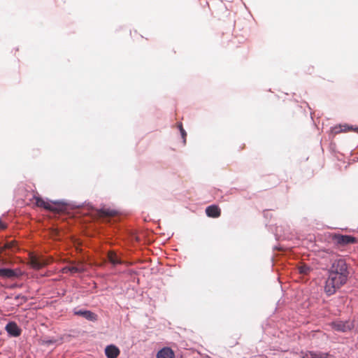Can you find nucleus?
I'll use <instances>...</instances> for the list:
<instances>
[{"label": "nucleus", "instance_id": "nucleus-1", "mask_svg": "<svg viewBox=\"0 0 358 358\" xmlns=\"http://www.w3.org/2000/svg\"><path fill=\"white\" fill-rule=\"evenodd\" d=\"M350 271L345 260L343 258L335 259L329 270L324 292L328 296L334 294L338 289L346 284Z\"/></svg>", "mask_w": 358, "mask_h": 358}, {"label": "nucleus", "instance_id": "nucleus-2", "mask_svg": "<svg viewBox=\"0 0 358 358\" xmlns=\"http://www.w3.org/2000/svg\"><path fill=\"white\" fill-rule=\"evenodd\" d=\"M33 199L35 201L36 206L55 213H62L65 211L66 210V206L69 205L64 201H45L38 194H34Z\"/></svg>", "mask_w": 358, "mask_h": 358}, {"label": "nucleus", "instance_id": "nucleus-3", "mask_svg": "<svg viewBox=\"0 0 358 358\" xmlns=\"http://www.w3.org/2000/svg\"><path fill=\"white\" fill-rule=\"evenodd\" d=\"M333 242L339 246H345L350 244L356 243L357 240L355 236L341 234H333L331 236Z\"/></svg>", "mask_w": 358, "mask_h": 358}, {"label": "nucleus", "instance_id": "nucleus-4", "mask_svg": "<svg viewBox=\"0 0 358 358\" xmlns=\"http://www.w3.org/2000/svg\"><path fill=\"white\" fill-rule=\"evenodd\" d=\"M331 328L338 332L346 333L351 331L354 327V322L350 320H336L331 323Z\"/></svg>", "mask_w": 358, "mask_h": 358}, {"label": "nucleus", "instance_id": "nucleus-5", "mask_svg": "<svg viewBox=\"0 0 358 358\" xmlns=\"http://www.w3.org/2000/svg\"><path fill=\"white\" fill-rule=\"evenodd\" d=\"M73 313L74 315L83 317L85 320L90 322H96L98 320V315L94 312L89 310L79 309L78 308H75L73 310Z\"/></svg>", "mask_w": 358, "mask_h": 358}, {"label": "nucleus", "instance_id": "nucleus-6", "mask_svg": "<svg viewBox=\"0 0 358 358\" xmlns=\"http://www.w3.org/2000/svg\"><path fill=\"white\" fill-rule=\"evenodd\" d=\"M22 275L21 270L10 268H0V277L3 278H17Z\"/></svg>", "mask_w": 358, "mask_h": 358}, {"label": "nucleus", "instance_id": "nucleus-7", "mask_svg": "<svg viewBox=\"0 0 358 358\" xmlns=\"http://www.w3.org/2000/svg\"><path fill=\"white\" fill-rule=\"evenodd\" d=\"M301 358H336L334 355L329 352L321 351H308L302 353Z\"/></svg>", "mask_w": 358, "mask_h": 358}, {"label": "nucleus", "instance_id": "nucleus-8", "mask_svg": "<svg viewBox=\"0 0 358 358\" xmlns=\"http://www.w3.org/2000/svg\"><path fill=\"white\" fill-rule=\"evenodd\" d=\"M5 329L8 334L12 337H18L22 334V329L15 322H9L6 325Z\"/></svg>", "mask_w": 358, "mask_h": 358}, {"label": "nucleus", "instance_id": "nucleus-9", "mask_svg": "<svg viewBox=\"0 0 358 358\" xmlns=\"http://www.w3.org/2000/svg\"><path fill=\"white\" fill-rule=\"evenodd\" d=\"M120 354V349L113 344L108 345L105 348V355L107 358H117Z\"/></svg>", "mask_w": 358, "mask_h": 358}, {"label": "nucleus", "instance_id": "nucleus-10", "mask_svg": "<svg viewBox=\"0 0 358 358\" xmlns=\"http://www.w3.org/2000/svg\"><path fill=\"white\" fill-rule=\"evenodd\" d=\"M157 358H174V352L169 347H164L157 353Z\"/></svg>", "mask_w": 358, "mask_h": 358}, {"label": "nucleus", "instance_id": "nucleus-11", "mask_svg": "<svg viewBox=\"0 0 358 358\" xmlns=\"http://www.w3.org/2000/svg\"><path fill=\"white\" fill-rule=\"evenodd\" d=\"M355 131L358 133V127L354 128L352 126H348V124L339 125L332 128L331 132L334 134H337L343 131Z\"/></svg>", "mask_w": 358, "mask_h": 358}, {"label": "nucleus", "instance_id": "nucleus-12", "mask_svg": "<svg viewBox=\"0 0 358 358\" xmlns=\"http://www.w3.org/2000/svg\"><path fill=\"white\" fill-rule=\"evenodd\" d=\"M206 213L210 217H218L220 215L221 210L216 205H211L206 208Z\"/></svg>", "mask_w": 358, "mask_h": 358}, {"label": "nucleus", "instance_id": "nucleus-13", "mask_svg": "<svg viewBox=\"0 0 358 358\" xmlns=\"http://www.w3.org/2000/svg\"><path fill=\"white\" fill-rule=\"evenodd\" d=\"M107 259H108V262L113 266H116V265L122 264V260L120 258V257L115 252H114L113 251H110L108 253Z\"/></svg>", "mask_w": 358, "mask_h": 358}, {"label": "nucleus", "instance_id": "nucleus-14", "mask_svg": "<svg viewBox=\"0 0 358 358\" xmlns=\"http://www.w3.org/2000/svg\"><path fill=\"white\" fill-rule=\"evenodd\" d=\"M31 266L35 269H40L45 265V262L38 257H34L31 262Z\"/></svg>", "mask_w": 358, "mask_h": 358}, {"label": "nucleus", "instance_id": "nucleus-15", "mask_svg": "<svg viewBox=\"0 0 358 358\" xmlns=\"http://www.w3.org/2000/svg\"><path fill=\"white\" fill-rule=\"evenodd\" d=\"M117 214L116 211L114 210H110L109 208H102L99 210L100 216L103 217H113Z\"/></svg>", "mask_w": 358, "mask_h": 358}, {"label": "nucleus", "instance_id": "nucleus-16", "mask_svg": "<svg viewBox=\"0 0 358 358\" xmlns=\"http://www.w3.org/2000/svg\"><path fill=\"white\" fill-rule=\"evenodd\" d=\"M178 129L180 130V134H181L182 138L183 139V143L185 144V142H186L187 133H186L185 130L183 129L182 124L181 122L178 123Z\"/></svg>", "mask_w": 358, "mask_h": 358}, {"label": "nucleus", "instance_id": "nucleus-17", "mask_svg": "<svg viewBox=\"0 0 358 358\" xmlns=\"http://www.w3.org/2000/svg\"><path fill=\"white\" fill-rule=\"evenodd\" d=\"M310 268L307 265H302L299 267V272L302 274L306 275L309 273Z\"/></svg>", "mask_w": 358, "mask_h": 358}, {"label": "nucleus", "instance_id": "nucleus-18", "mask_svg": "<svg viewBox=\"0 0 358 358\" xmlns=\"http://www.w3.org/2000/svg\"><path fill=\"white\" fill-rule=\"evenodd\" d=\"M57 343V340L55 339V338H49V339H44L42 341V343L44 345H47V346H49L50 345H53V344H55Z\"/></svg>", "mask_w": 358, "mask_h": 358}, {"label": "nucleus", "instance_id": "nucleus-19", "mask_svg": "<svg viewBox=\"0 0 358 358\" xmlns=\"http://www.w3.org/2000/svg\"><path fill=\"white\" fill-rule=\"evenodd\" d=\"M68 270L72 273H80L83 271L80 267L76 266H69L68 267Z\"/></svg>", "mask_w": 358, "mask_h": 358}]
</instances>
